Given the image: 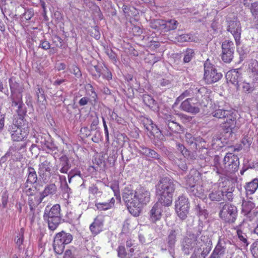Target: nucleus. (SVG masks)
Wrapping results in <instances>:
<instances>
[{"mask_svg": "<svg viewBox=\"0 0 258 258\" xmlns=\"http://www.w3.org/2000/svg\"><path fill=\"white\" fill-rule=\"evenodd\" d=\"M202 230L203 227L201 225L199 224L198 226L194 228V232L192 234H195L197 238L201 234Z\"/></svg>", "mask_w": 258, "mask_h": 258, "instance_id": "64", "label": "nucleus"}, {"mask_svg": "<svg viewBox=\"0 0 258 258\" xmlns=\"http://www.w3.org/2000/svg\"><path fill=\"white\" fill-rule=\"evenodd\" d=\"M118 256L120 258H125L127 256V253L123 246H119L117 248Z\"/></svg>", "mask_w": 258, "mask_h": 258, "instance_id": "55", "label": "nucleus"}, {"mask_svg": "<svg viewBox=\"0 0 258 258\" xmlns=\"http://www.w3.org/2000/svg\"><path fill=\"white\" fill-rule=\"evenodd\" d=\"M164 122L162 131L165 136H171L173 133H178L183 131V126L177 122L174 117L171 115H165Z\"/></svg>", "mask_w": 258, "mask_h": 258, "instance_id": "10", "label": "nucleus"}, {"mask_svg": "<svg viewBox=\"0 0 258 258\" xmlns=\"http://www.w3.org/2000/svg\"><path fill=\"white\" fill-rule=\"evenodd\" d=\"M36 138V143L40 144L43 148V144L46 143V140L50 139V136L47 134L39 133L37 135H35Z\"/></svg>", "mask_w": 258, "mask_h": 258, "instance_id": "39", "label": "nucleus"}, {"mask_svg": "<svg viewBox=\"0 0 258 258\" xmlns=\"http://www.w3.org/2000/svg\"><path fill=\"white\" fill-rule=\"evenodd\" d=\"M154 25L155 26H152L153 28L156 29L158 26H160L165 32H168L175 30L177 28L179 23L175 19H172L167 21L158 19L155 21Z\"/></svg>", "mask_w": 258, "mask_h": 258, "instance_id": "19", "label": "nucleus"}, {"mask_svg": "<svg viewBox=\"0 0 258 258\" xmlns=\"http://www.w3.org/2000/svg\"><path fill=\"white\" fill-rule=\"evenodd\" d=\"M183 156L189 160L194 161L196 159L197 154L196 152H190L188 150L186 153V155H184Z\"/></svg>", "mask_w": 258, "mask_h": 258, "instance_id": "56", "label": "nucleus"}, {"mask_svg": "<svg viewBox=\"0 0 258 258\" xmlns=\"http://www.w3.org/2000/svg\"><path fill=\"white\" fill-rule=\"evenodd\" d=\"M181 229L179 227H175L169 230L166 241L169 250L174 249L177 237L181 235Z\"/></svg>", "mask_w": 258, "mask_h": 258, "instance_id": "20", "label": "nucleus"}, {"mask_svg": "<svg viewBox=\"0 0 258 258\" xmlns=\"http://www.w3.org/2000/svg\"><path fill=\"white\" fill-rule=\"evenodd\" d=\"M28 177L25 183L27 184H33L37 181V176L36 172L33 167H29L28 168Z\"/></svg>", "mask_w": 258, "mask_h": 258, "instance_id": "33", "label": "nucleus"}, {"mask_svg": "<svg viewBox=\"0 0 258 258\" xmlns=\"http://www.w3.org/2000/svg\"><path fill=\"white\" fill-rule=\"evenodd\" d=\"M226 195L225 192L220 189L213 190L208 195V198L211 201L220 202L224 200Z\"/></svg>", "mask_w": 258, "mask_h": 258, "instance_id": "28", "label": "nucleus"}, {"mask_svg": "<svg viewBox=\"0 0 258 258\" xmlns=\"http://www.w3.org/2000/svg\"><path fill=\"white\" fill-rule=\"evenodd\" d=\"M147 157L157 160L160 165H163L164 164V162L161 159L160 155L153 149H150Z\"/></svg>", "mask_w": 258, "mask_h": 258, "instance_id": "44", "label": "nucleus"}, {"mask_svg": "<svg viewBox=\"0 0 258 258\" xmlns=\"http://www.w3.org/2000/svg\"><path fill=\"white\" fill-rule=\"evenodd\" d=\"M73 240V236L64 231L57 233L53 240V247L56 253L60 254L64 251L65 245L69 244Z\"/></svg>", "mask_w": 258, "mask_h": 258, "instance_id": "8", "label": "nucleus"}, {"mask_svg": "<svg viewBox=\"0 0 258 258\" xmlns=\"http://www.w3.org/2000/svg\"><path fill=\"white\" fill-rule=\"evenodd\" d=\"M26 146L27 143L25 142H23L21 144H14L13 146H11L9 148V151H8V154H13L14 156H16V153L19 154L24 153L26 151Z\"/></svg>", "mask_w": 258, "mask_h": 258, "instance_id": "27", "label": "nucleus"}, {"mask_svg": "<svg viewBox=\"0 0 258 258\" xmlns=\"http://www.w3.org/2000/svg\"><path fill=\"white\" fill-rule=\"evenodd\" d=\"M12 107L17 113L19 118L17 119L24 120V116L26 113V108L22 101V94H19L15 97H13Z\"/></svg>", "mask_w": 258, "mask_h": 258, "instance_id": "15", "label": "nucleus"}, {"mask_svg": "<svg viewBox=\"0 0 258 258\" xmlns=\"http://www.w3.org/2000/svg\"><path fill=\"white\" fill-rule=\"evenodd\" d=\"M186 142L194 149H197V143L200 140L199 138L194 137L192 134L186 133L185 136Z\"/></svg>", "mask_w": 258, "mask_h": 258, "instance_id": "36", "label": "nucleus"}, {"mask_svg": "<svg viewBox=\"0 0 258 258\" xmlns=\"http://www.w3.org/2000/svg\"><path fill=\"white\" fill-rule=\"evenodd\" d=\"M38 167V173L40 177L43 180H47L51 175L52 164L49 159L45 156H41Z\"/></svg>", "mask_w": 258, "mask_h": 258, "instance_id": "14", "label": "nucleus"}, {"mask_svg": "<svg viewBox=\"0 0 258 258\" xmlns=\"http://www.w3.org/2000/svg\"><path fill=\"white\" fill-rule=\"evenodd\" d=\"M176 147L177 150L179 151L183 156H184V155H186V153L188 150L183 144L179 143H176Z\"/></svg>", "mask_w": 258, "mask_h": 258, "instance_id": "60", "label": "nucleus"}, {"mask_svg": "<svg viewBox=\"0 0 258 258\" xmlns=\"http://www.w3.org/2000/svg\"><path fill=\"white\" fill-rule=\"evenodd\" d=\"M135 150L141 155L147 157L148 154V152L150 151V148H149L144 145H142L140 146L139 148L136 147Z\"/></svg>", "mask_w": 258, "mask_h": 258, "instance_id": "49", "label": "nucleus"}, {"mask_svg": "<svg viewBox=\"0 0 258 258\" xmlns=\"http://www.w3.org/2000/svg\"><path fill=\"white\" fill-rule=\"evenodd\" d=\"M240 85H241L243 91L245 93H250L252 92L254 89L253 86L245 82H242Z\"/></svg>", "mask_w": 258, "mask_h": 258, "instance_id": "48", "label": "nucleus"}, {"mask_svg": "<svg viewBox=\"0 0 258 258\" xmlns=\"http://www.w3.org/2000/svg\"><path fill=\"white\" fill-rule=\"evenodd\" d=\"M36 94L37 96V99L38 101H40V98H42L43 100L45 99L44 91L41 88H38L37 90L36 91Z\"/></svg>", "mask_w": 258, "mask_h": 258, "instance_id": "63", "label": "nucleus"}, {"mask_svg": "<svg viewBox=\"0 0 258 258\" xmlns=\"http://www.w3.org/2000/svg\"><path fill=\"white\" fill-rule=\"evenodd\" d=\"M239 165L238 157L232 153H228L225 156L222 163L220 162L219 156L214 157L213 169L218 174L232 173L237 171Z\"/></svg>", "mask_w": 258, "mask_h": 258, "instance_id": "1", "label": "nucleus"}, {"mask_svg": "<svg viewBox=\"0 0 258 258\" xmlns=\"http://www.w3.org/2000/svg\"><path fill=\"white\" fill-rule=\"evenodd\" d=\"M176 39L179 42H192L195 41L194 37L190 33L179 35L176 37Z\"/></svg>", "mask_w": 258, "mask_h": 258, "instance_id": "38", "label": "nucleus"}, {"mask_svg": "<svg viewBox=\"0 0 258 258\" xmlns=\"http://www.w3.org/2000/svg\"><path fill=\"white\" fill-rule=\"evenodd\" d=\"M89 191L90 193L93 195H97L100 196L102 194V191H100L98 187L95 185H92L89 188Z\"/></svg>", "mask_w": 258, "mask_h": 258, "instance_id": "58", "label": "nucleus"}, {"mask_svg": "<svg viewBox=\"0 0 258 258\" xmlns=\"http://www.w3.org/2000/svg\"><path fill=\"white\" fill-rule=\"evenodd\" d=\"M203 243L201 242L200 244H198V248H196L192 254H195L196 258H205L206 255L208 254L210 250L205 251L202 249L201 247L203 245Z\"/></svg>", "mask_w": 258, "mask_h": 258, "instance_id": "37", "label": "nucleus"}, {"mask_svg": "<svg viewBox=\"0 0 258 258\" xmlns=\"http://www.w3.org/2000/svg\"><path fill=\"white\" fill-rule=\"evenodd\" d=\"M122 9L125 16H130L133 15L136 10L134 7H130L125 4H123Z\"/></svg>", "mask_w": 258, "mask_h": 258, "instance_id": "47", "label": "nucleus"}, {"mask_svg": "<svg viewBox=\"0 0 258 258\" xmlns=\"http://www.w3.org/2000/svg\"><path fill=\"white\" fill-rule=\"evenodd\" d=\"M151 199L150 192L146 188L140 186L135 190L134 197V216L138 215L142 207L150 202Z\"/></svg>", "mask_w": 258, "mask_h": 258, "instance_id": "6", "label": "nucleus"}, {"mask_svg": "<svg viewBox=\"0 0 258 258\" xmlns=\"http://www.w3.org/2000/svg\"><path fill=\"white\" fill-rule=\"evenodd\" d=\"M221 47L222 60L227 63L231 62L234 57L235 47L233 42L231 40H225L223 42Z\"/></svg>", "mask_w": 258, "mask_h": 258, "instance_id": "12", "label": "nucleus"}, {"mask_svg": "<svg viewBox=\"0 0 258 258\" xmlns=\"http://www.w3.org/2000/svg\"><path fill=\"white\" fill-rule=\"evenodd\" d=\"M225 249V246L219 240L211 254L212 258L220 257L224 254Z\"/></svg>", "mask_w": 258, "mask_h": 258, "instance_id": "29", "label": "nucleus"}, {"mask_svg": "<svg viewBox=\"0 0 258 258\" xmlns=\"http://www.w3.org/2000/svg\"><path fill=\"white\" fill-rule=\"evenodd\" d=\"M248 71L250 77L255 82L258 83V61L252 59L248 64Z\"/></svg>", "mask_w": 258, "mask_h": 258, "instance_id": "25", "label": "nucleus"}, {"mask_svg": "<svg viewBox=\"0 0 258 258\" xmlns=\"http://www.w3.org/2000/svg\"><path fill=\"white\" fill-rule=\"evenodd\" d=\"M196 92H195V98L200 101L201 99L204 96L207 97L206 94L207 93V89L204 87H198L196 86Z\"/></svg>", "mask_w": 258, "mask_h": 258, "instance_id": "40", "label": "nucleus"}, {"mask_svg": "<svg viewBox=\"0 0 258 258\" xmlns=\"http://www.w3.org/2000/svg\"><path fill=\"white\" fill-rule=\"evenodd\" d=\"M176 213L180 219L185 220L189 213V202L188 199L182 195L175 202Z\"/></svg>", "mask_w": 258, "mask_h": 258, "instance_id": "11", "label": "nucleus"}, {"mask_svg": "<svg viewBox=\"0 0 258 258\" xmlns=\"http://www.w3.org/2000/svg\"><path fill=\"white\" fill-rule=\"evenodd\" d=\"M110 187L112 189V190H113V191L114 192V195L116 197V198H120V194H119L118 185L117 184H112L110 185Z\"/></svg>", "mask_w": 258, "mask_h": 258, "instance_id": "61", "label": "nucleus"}, {"mask_svg": "<svg viewBox=\"0 0 258 258\" xmlns=\"http://www.w3.org/2000/svg\"><path fill=\"white\" fill-rule=\"evenodd\" d=\"M227 31L233 36L237 46L240 44L241 27L239 21L234 19L228 21Z\"/></svg>", "mask_w": 258, "mask_h": 258, "instance_id": "16", "label": "nucleus"}, {"mask_svg": "<svg viewBox=\"0 0 258 258\" xmlns=\"http://www.w3.org/2000/svg\"><path fill=\"white\" fill-rule=\"evenodd\" d=\"M103 221L100 217L95 218L94 222L90 226V230L93 235L96 236L100 233L103 229Z\"/></svg>", "mask_w": 258, "mask_h": 258, "instance_id": "23", "label": "nucleus"}, {"mask_svg": "<svg viewBox=\"0 0 258 258\" xmlns=\"http://www.w3.org/2000/svg\"><path fill=\"white\" fill-rule=\"evenodd\" d=\"M60 165L61 168L59 171L62 173H68V171L71 167L69 159L66 156H62L60 158Z\"/></svg>", "mask_w": 258, "mask_h": 258, "instance_id": "30", "label": "nucleus"}, {"mask_svg": "<svg viewBox=\"0 0 258 258\" xmlns=\"http://www.w3.org/2000/svg\"><path fill=\"white\" fill-rule=\"evenodd\" d=\"M142 122L147 131H148L149 128L151 127L154 123L151 119L146 117H144L142 119Z\"/></svg>", "mask_w": 258, "mask_h": 258, "instance_id": "54", "label": "nucleus"}, {"mask_svg": "<svg viewBox=\"0 0 258 258\" xmlns=\"http://www.w3.org/2000/svg\"><path fill=\"white\" fill-rule=\"evenodd\" d=\"M176 182L169 177L161 178L156 185V190L159 196L158 200L162 201L167 207L172 203L173 195Z\"/></svg>", "mask_w": 258, "mask_h": 258, "instance_id": "2", "label": "nucleus"}, {"mask_svg": "<svg viewBox=\"0 0 258 258\" xmlns=\"http://www.w3.org/2000/svg\"><path fill=\"white\" fill-rule=\"evenodd\" d=\"M201 243V242L198 241L195 234H189L188 236L183 238L181 242V249L184 254L188 255L196 248H198V244Z\"/></svg>", "mask_w": 258, "mask_h": 258, "instance_id": "13", "label": "nucleus"}, {"mask_svg": "<svg viewBox=\"0 0 258 258\" xmlns=\"http://www.w3.org/2000/svg\"><path fill=\"white\" fill-rule=\"evenodd\" d=\"M39 47L41 48L44 50H48L50 48V44L46 40H41Z\"/></svg>", "mask_w": 258, "mask_h": 258, "instance_id": "62", "label": "nucleus"}, {"mask_svg": "<svg viewBox=\"0 0 258 258\" xmlns=\"http://www.w3.org/2000/svg\"><path fill=\"white\" fill-rule=\"evenodd\" d=\"M195 53L193 49L187 48L184 52L183 61L185 63L189 62L195 56Z\"/></svg>", "mask_w": 258, "mask_h": 258, "instance_id": "45", "label": "nucleus"}, {"mask_svg": "<svg viewBox=\"0 0 258 258\" xmlns=\"http://www.w3.org/2000/svg\"><path fill=\"white\" fill-rule=\"evenodd\" d=\"M186 186L187 192L190 196H194L200 198L204 197V190L202 185L198 184L191 185L188 184V182H187Z\"/></svg>", "mask_w": 258, "mask_h": 258, "instance_id": "21", "label": "nucleus"}, {"mask_svg": "<svg viewBox=\"0 0 258 258\" xmlns=\"http://www.w3.org/2000/svg\"><path fill=\"white\" fill-rule=\"evenodd\" d=\"M219 217L225 222L234 223L238 215L237 207L229 202H221L219 204Z\"/></svg>", "mask_w": 258, "mask_h": 258, "instance_id": "5", "label": "nucleus"}, {"mask_svg": "<svg viewBox=\"0 0 258 258\" xmlns=\"http://www.w3.org/2000/svg\"><path fill=\"white\" fill-rule=\"evenodd\" d=\"M176 147L177 150L179 151L183 156H184V155H186V153L188 150L183 144L179 143H176Z\"/></svg>", "mask_w": 258, "mask_h": 258, "instance_id": "59", "label": "nucleus"}, {"mask_svg": "<svg viewBox=\"0 0 258 258\" xmlns=\"http://www.w3.org/2000/svg\"><path fill=\"white\" fill-rule=\"evenodd\" d=\"M9 84L11 92V98L12 100L13 97H15L18 95V94L22 93L21 92L19 84L14 81L12 78L9 79Z\"/></svg>", "mask_w": 258, "mask_h": 258, "instance_id": "32", "label": "nucleus"}, {"mask_svg": "<svg viewBox=\"0 0 258 258\" xmlns=\"http://www.w3.org/2000/svg\"><path fill=\"white\" fill-rule=\"evenodd\" d=\"M258 187V179L254 178L251 181L248 182L245 185V190L247 196L253 194Z\"/></svg>", "mask_w": 258, "mask_h": 258, "instance_id": "34", "label": "nucleus"}, {"mask_svg": "<svg viewBox=\"0 0 258 258\" xmlns=\"http://www.w3.org/2000/svg\"><path fill=\"white\" fill-rule=\"evenodd\" d=\"M191 100H192L191 98H188L182 101L180 105V108L183 111L197 114L200 112V108L198 106L191 104L190 102Z\"/></svg>", "mask_w": 258, "mask_h": 258, "instance_id": "22", "label": "nucleus"}, {"mask_svg": "<svg viewBox=\"0 0 258 258\" xmlns=\"http://www.w3.org/2000/svg\"><path fill=\"white\" fill-rule=\"evenodd\" d=\"M239 226L240 225L237 226L235 228V229H236L237 235L238 237V239L241 242H242L246 245H247L248 244V243L247 240V235L245 233L243 232V231L239 229Z\"/></svg>", "mask_w": 258, "mask_h": 258, "instance_id": "43", "label": "nucleus"}, {"mask_svg": "<svg viewBox=\"0 0 258 258\" xmlns=\"http://www.w3.org/2000/svg\"><path fill=\"white\" fill-rule=\"evenodd\" d=\"M70 72L72 73H73L76 77L79 78L82 76V73L80 69L76 65L73 64L71 66L70 68Z\"/></svg>", "mask_w": 258, "mask_h": 258, "instance_id": "52", "label": "nucleus"}, {"mask_svg": "<svg viewBox=\"0 0 258 258\" xmlns=\"http://www.w3.org/2000/svg\"><path fill=\"white\" fill-rule=\"evenodd\" d=\"M250 12L254 17L256 28H258V2L253 3L250 7Z\"/></svg>", "mask_w": 258, "mask_h": 258, "instance_id": "41", "label": "nucleus"}, {"mask_svg": "<svg viewBox=\"0 0 258 258\" xmlns=\"http://www.w3.org/2000/svg\"><path fill=\"white\" fill-rule=\"evenodd\" d=\"M143 100L145 104L150 108H154L156 106V101L149 95H144Z\"/></svg>", "mask_w": 258, "mask_h": 258, "instance_id": "42", "label": "nucleus"}, {"mask_svg": "<svg viewBox=\"0 0 258 258\" xmlns=\"http://www.w3.org/2000/svg\"><path fill=\"white\" fill-rule=\"evenodd\" d=\"M252 142V138L248 135L245 136L242 140V143L247 147H249Z\"/></svg>", "mask_w": 258, "mask_h": 258, "instance_id": "57", "label": "nucleus"}, {"mask_svg": "<svg viewBox=\"0 0 258 258\" xmlns=\"http://www.w3.org/2000/svg\"><path fill=\"white\" fill-rule=\"evenodd\" d=\"M122 197L130 212L132 214H134L135 191L131 186H126L123 189Z\"/></svg>", "mask_w": 258, "mask_h": 258, "instance_id": "17", "label": "nucleus"}, {"mask_svg": "<svg viewBox=\"0 0 258 258\" xmlns=\"http://www.w3.org/2000/svg\"><path fill=\"white\" fill-rule=\"evenodd\" d=\"M212 115L220 120H222L221 127L226 133H231L235 128L236 123V114L233 110L216 109L211 113Z\"/></svg>", "mask_w": 258, "mask_h": 258, "instance_id": "3", "label": "nucleus"}, {"mask_svg": "<svg viewBox=\"0 0 258 258\" xmlns=\"http://www.w3.org/2000/svg\"><path fill=\"white\" fill-rule=\"evenodd\" d=\"M43 198L41 194H35L28 197V205L31 211H33L35 208L38 206L43 201Z\"/></svg>", "mask_w": 258, "mask_h": 258, "instance_id": "26", "label": "nucleus"}, {"mask_svg": "<svg viewBox=\"0 0 258 258\" xmlns=\"http://www.w3.org/2000/svg\"><path fill=\"white\" fill-rule=\"evenodd\" d=\"M226 79L234 85H238L239 80L241 78L239 69H233L228 71L226 75Z\"/></svg>", "mask_w": 258, "mask_h": 258, "instance_id": "24", "label": "nucleus"}, {"mask_svg": "<svg viewBox=\"0 0 258 258\" xmlns=\"http://www.w3.org/2000/svg\"><path fill=\"white\" fill-rule=\"evenodd\" d=\"M165 207H167V205L162 203V201H160L158 200L150 211V220L152 222H156L159 221L161 218L163 208Z\"/></svg>", "mask_w": 258, "mask_h": 258, "instance_id": "18", "label": "nucleus"}, {"mask_svg": "<svg viewBox=\"0 0 258 258\" xmlns=\"http://www.w3.org/2000/svg\"><path fill=\"white\" fill-rule=\"evenodd\" d=\"M163 131V126L161 127V129L159 128L157 125L155 124H153V125L149 128L148 131L150 132L151 134L153 136H155L156 134H159L160 135H162L163 136L164 133Z\"/></svg>", "mask_w": 258, "mask_h": 258, "instance_id": "46", "label": "nucleus"}, {"mask_svg": "<svg viewBox=\"0 0 258 258\" xmlns=\"http://www.w3.org/2000/svg\"><path fill=\"white\" fill-rule=\"evenodd\" d=\"M43 219L47 222L49 229L51 231L55 230L61 220L60 205L55 204L51 208L47 206L44 212Z\"/></svg>", "mask_w": 258, "mask_h": 258, "instance_id": "4", "label": "nucleus"}, {"mask_svg": "<svg viewBox=\"0 0 258 258\" xmlns=\"http://www.w3.org/2000/svg\"><path fill=\"white\" fill-rule=\"evenodd\" d=\"M57 188L54 183H51L46 185L44 190L40 193L42 195L43 199L49 195H53L56 194Z\"/></svg>", "mask_w": 258, "mask_h": 258, "instance_id": "31", "label": "nucleus"}, {"mask_svg": "<svg viewBox=\"0 0 258 258\" xmlns=\"http://www.w3.org/2000/svg\"><path fill=\"white\" fill-rule=\"evenodd\" d=\"M204 79L208 84H212L220 80L222 74L217 72L215 67L212 64L209 59H207L204 63Z\"/></svg>", "mask_w": 258, "mask_h": 258, "instance_id": "9", "label": "nucleus"}, {"mask_svg": "<svg viewBox=\"0 0 258 258\" xmlns=\"http://www.w3.org/2000/svg\"><path fill=\"white\" fill-rule=\"evenodd\" d=\"M43 147H46L48 149L53 151L57 149V147L52 142L50 137V139L46 140V143L43 144Z\"/></svg>", "mask_w": 258, "mask_h": 258, "instance_id": "51", "label": "nucleus"}, {"mask_svg": "<svg viewBox=\"0 0 258 258\" xmlns=\"http://www.w3.org/2000/svg\"><path fill=\"white\" fill-rule=\"evenodd\" d=\"M8 131L11 134L12 140L15 142L23 141L28 133L25 126L24 120L22 119H17L15 123L9 126Z\"/></svg>", "mask_w": 258, "mask_h": 258, "instance_id": "7", "label": "nucleus"}, {"mask_svg": "<svg viewBox=\"0 0 258 258\" xmlns=\"http://www.w3.org/2000/svg\"><path fill=\"white\" fill-rule=\"evenodd\" d=\"M24 191L26 196L28 197L36 194V192H35V189L32 187H31L29 184H27L26 183H25Z\"/></svg>", "mask_w": 258, "mask_h": 258, "instance_id": "53", "label": "nucleus"}, {"mask_svg": "<svg viewBox=\"0 0 258 258\" xmlns=\"http://www.w3.org/2000/svg\"><path fill=\"white\" fill-rule=\"evenodd\" d=\"M95 206L97 209L100 211H105L111 209L109 204L107 202L96 203Z\"/></svg>", "mask_w": 258, "mask_h": 258, "instance_id": "50", "label": "nucleus"}, {"mask_svg": "<svg viewBox=\"0 0 258 258\" xmlns=\"http://www.w3.org/2000/svg\"><path fill=\"white\" fill-rule=\"evenodd\" d=\"M103 68L100 66H92L90 68V73L95 79H98L101 75H103L102 72Z\"/></svg>", "mask_w": 258, "mask_h": 258, "instance_id": "35", "label": "nucleus"}]
</instances>
